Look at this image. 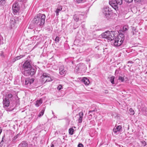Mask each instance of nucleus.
<instances>
[{"label":"nucleus","mask_w":147,"mask_h":147,"mask_svg":"<svg viewBox=\"0 0 147 147\" xmlns=\"http://www.w3.org/2000/svg\"><path fill=\"white\" fill-rule=\"evenodd\" d=\"M42 103V100L41 99H40L39 100L36 101L35 104V106L37 107H38Z\"/></svg>","instance_id":"18"},{"label":"nucleus","mask_w":147,"mask_h":147,"mask_svg":"<svg viewBox=\"0 0 147 147\" xmlns=\"http://www.w3.org/2000/svg\"><path fill=\"white\" fill-rule=\"evenodd\" d=\"M102 12L107 18L111 14V11L109 9V8L106 7L103 9Z\"/></svg>","instance_id":"7"},{"label":"nucleus","mask_w":147,"mask_h":147,"mask_svg":"<svg viewBox=\"0 0 147 147\" xmlns=\"http://www.w3.org/2000/svg\"><path fill=\"white\" fill-rule=\"evenodd\" d=\"M24 56V55H20L17 56L13 59L12 60L13 62H14L20 59Z\"/></svg>","instance_id":"20"},{"label":"nucleus","mask_w":147,"mask_h":147,"mask_svg":"<svg viewBox=\"0 0 147 147\" xmlns=\"http://www.w3.org/2000/svg\"><path fill=\"white\" fill-rule=\"evenodd\" d=\"M132 31H135V32H137V31H136V29L135 28L133 27L132 28Z\"/></svg>","instance_id":"44"},{"label":"nucleus","mask_w":147,"mask_h":147,"mask_svg":"<svg viewBox=\"0 0 147 147\" xmlns=\"http://www.w3.org/2000/svg\"><path fill=\"white\" fill-rule=\"evenodd\" d=\"M125 0L126 2H127L128 3H130L132 2L133 1V0Z\"/></svg>","instance_id":"39"},{"label":"nucleus","mask_w":147,"mask_h":147,"mask_svg":"<svg viewBox=\"0 0 147 147\" xmlns=\"http://www.w3.org/2000/svg\"><path fill=\"white\" fill-rule=\"evenodd\" d=\"M18 134L16 136H14L13 138V141L14 140H15L18 137Z\"/></svg>","instance_id":"40"},{"label":"nucleus","mask_w":147,"mask_h":147,"mask_svg":"<svg viewBox=\"0 0 147 147\" xmlns=\"http://www.w3.org/2000/svg\"><path fill=\"white\" fill-rule=\"evenodd\" d=\"M122 36L119 34L117 36V37L115 38L114 40L113 45L116 47H118L120 46L123 43L124 40L123 35H121Z\"/></svg>","instance_id":"3"},{"label":"nucleus","mask_w":147,"mask_h":147,"mask_svg":"<svg viewBox=\"0 0 147 147\" xmlns=\"http://www.w3.org/2000/svg\"><path fill=\"white\" fill-rule=\"evenodd\" d=\"M9 100L7 98H3V104L4 107H8L9 105Z\"/></svg>","instance_id":"10"},{"label":"nucleus","mask_w":147,"mask_h":147,"mask_svg":"<svg viewBox=\"0 0 147 147\" xmlns=\"http://www.w3.org/2000/svg\"><path fill=\"white\" fill-rule=\"evenodd\" d=\"M128 29V27L127 26H124L123 27V31H125L127 30Z\"/></svg>","instance_id":"30"},{"label":"nucleus","mask_w":147,"mask_h":147,"mask_svg":"<svg viewBox=\"0 0 147 147\" xmlns=\"http://www.w3.org/2000/svg\"><path fill=\"white\" fill-rule=\"evenodd\" d=\"M8 98H11L12 96V95L11 94H9L7 95Z\"/></svg>","instance_id":"37"},{"label":"nucleus","mask_w":147,"mask_h":147,"mask_svg":"<svg viewBox=\"0 0 147 147\" xmlns=\"http://www.w3.org/2000/svg\"><path fill=\"white\" fill-rule=\"evenodd\" d=\"M129 111L130 112V114L131 115H133L134 113V111L132 109H129Z\"/></svg>","instance_id":"33"},{"label":"nucleus","mask_w":147,"mask_h":147,"mask_svg":"<svg viewBox=\"0 0 147 147\" xmlns=\"http://www.w3.org/2000/svg\"><path fill=\"white\" fill-rule=\"evenodd\" d=\"M83 18V16L82 14H80L79 15H75L74 16V20L76 22L78 21L80 19L81 20Z\"/></svg>","instance_id":"11"},{"label":"nucleus","mask_w":147,"mask_h":147,"mask_svg":"<svg viewBox=\"0 0 147 147\" xmlns=\"http://www.w3.org/2000/svg\"><path fill=\"white\" fill-rule=\"evenodd\" d=\"M45 111V109H42V110L40 112L39 114H38V116L39 117H41V116H42L44 114V111Z\"/></svg>","instance_id":"25"},{"label":"nucleus","mask_w":147,"mask_h":147,"mask_svg":"<svg viewBox=\"0 0 147 147\" xmlns=\"http://www.w3.org/2000/svg\"><path fill=\"white\" fill-rule=\"evenodd\" d=\"M108 92V91L107 90H106L105 91V93H107Z\"/></svg>","instance_id":"50"},{"label":"nucleus","mask_w":147,"mask_h":147,"mask_svg":"<svg viewBox=\"0 0 147 147\" xmlns=\"http://www.w3.org/2000/svg\"><path fill=\"white\" fill-rule=\"evenodd\" d=\"M126 79V78H124V77H122L121 76H119L118 77V79L121 82H125V80Z\"/></svg>","instance_id":"23"},{"label":"nucleus","mask_w":147,"mask_h":147,"mask_svg":"<svg viewBox=\"0 0 147 147\" xmlns=\"http://www.w3.org/2000/svg\"><path fill=\"white\" fill-rule=\"evenodd\" d=\"M94 110L93 111H89V114H90V112H94Z\"/></svg>","instance_id":"49"},{"label":"nucleus","mask_w":147,"mask_h":147,"mask_svg":"<svg viewBox=\"0 0 147 147\" xmlns=\"http://www.w3.org/2000/svg\"><path fill=\"white\" fill-rule=\"evenodd\" d=\"M59 41V38L58 37H56L55 39V41L56 42H58Z\"/></svg>","instance_id":"31"},{"label":"nucleus","mask_w":147,"mask_h":147,"mask_svg":"<svg viewBox=\"0 0 147 147\" xmlns=\"http://www.w3.org/2000/svg\"><path fill=\"white\" fill-rule=\"evenodd\" d=\"M82 80L86 85H88L90 83L88 79L86 78H83Z\"/></svg>","instance_id":"19"},{"label":"nucleus","mask_w":147,"mask_h":147,"mask_svg":"<svg viewBox=\"0 0 147 147\" xmlns=\"http://www.w3.org/2000/svg\"><path fill=\"white\" fill-rule=\"evenodd\" d=\"M81 64H79L78 65L76 68V69L77 71H78L80 70L81 68Z\"/></svg>","instance_id":"28"},{"label":"nucleus","mask_w":147,"mask_h":147,"mask_svg":"<svg viewBox=\"0 0 147 147\" xmlns=\"http://www.w3.org/2000/svg\"><path fill=\"white\" fill-rule=\"evenodd\" d=\"M146 73H147V71L146 72Z\"/></svg>","instance_id":"54"},{"label":"nucleus","mask_w":147,"mask_h":147,"mask_svg":"<svg viewBox=\"0 0 147 147\" xmlns=\"http://www.w3.org/2000/svg\"><path fill=\"white\" fill-rule=\"evenodd\" d=\"M62 8H58L56 10L55 12L56 13V15L58 16L59 12L61 11L62 10Z\"/></svg>","instance_id":"24"},{"label":"nucleus","mask_w":147,"mask_h":147,"mask_svg":"<svg viewBox=\"0 0 147 147\" xmlns=\"http://www.w3.org/2000/svg\"><path fill=\"white\" fill-rule=\"evenodd\" d=\"M123 0H111L109 2L110 5L115 10L118 9L119 5H120L122 3Z\"/></svg>","instance_id":"2"},{"label":"nucleus","mask_w":147,"mask_h":147,"mask_svg":"<svg viewBox=\"0 0 147 147\" xmlns=\"http://www.w3.org/2000/svg\"><path fill=\"white\" fill-rule=\"evenodd\" d=\"M30 83L29 79H27L25 80V84L26 85L28 84L29 83Z\"/></svg>","instance_id":"32"},{"label":"nucleus","mask_w":147,"mask_h":147,"mask_svg":"<svg viewBox=\"0 0 147 147\" xmlns=\"http://www.w3.org/2000/svg\"><path fill=\"white\" fill-rule=\"evenodd\" d=\"M4 137H5V136H3L2 138V140L0 143V146H2L3 144V142H4L3 140H4Z\"/></svg>","instance_id":"29"},{"label":"nucleus","mask_w":147,"mask_h":147,"mask_svg":"<svg viewBox=\"0 0 147 147\" xmlns=\"http://www.w3.org/2000/svg\"><path fill=\"white\" fill-rule=\"evenodd\" d=\"M135 1H141V0H135Z\"/></svg>","instance_id":"51"},{"label":"nucleus","mask_w":147,"mask_h":147,"mask_svg":"<svg viewBox=\"0 0 147 147\" xmlns=\"http://www.w3.org/2000/svg\"><path fill=\"white\" fill-rule=\"evenodd\" d=\"M128 63H133V62L131 61H129L128 62Z\"/></svg>","instance_id":"47"},{"label":"nucleus","mask_w":147,"mask_h":147,"mask_svg":"<svg viewBox=\"0 0 147 147\" xmlns=\"http://www.w3.org/2000/svg\"><path fill=\"white\" fill-rule=\"evenodd\" d=\"M32 66L29 61H27L24 63L23 65L24 71L28 70V69H30L31 68Z\"/></svg>","instance_id":"6"},{"label":"nucleus","mask_w":147,"mask_h":147,"mask_svg":"<svg viewBox=\"0 0 147 147\" xmlns=\"http://www.w3.org/2000/svg\"><path fill=\"white\" fill-rule=\"evenodd\" d=\"M47 79L46 80L47 82H51L53 80V79H52L50 76L49 74H47Z\"/></svg>","instance_id":"22"},{"label":"nucleus","mask_w":147,"mask_h":147,"mask_svg":"<svg viewBox=\"0 0 147 147\" xmlns=\"http://www.w3.org/2000/svg\"><path fill=\"white\" fill-rule=\"evenodd\" d=\"M30 84L32 83L34 81V79H29Z\"/></svg>","instance_id":"36"},{"label":"nucleus","mask_w":147,"mask_h":147,"mask_svg":"<svg viewBox=\"0 0 147 147\" xmlns=\"http://www.w3.org/2000/svg\"><path fill=\"white\" fill-rule=\"evenodd\" d=\"M83 146L82 144H80L78 145V147H83Z\"/></svg>","instance_id":"42"},{"label":"nucleus","mask_w":147,"mask_h":147,"mask_svg":"<svg viewBox=\"0 0 147 147\" xmlns=\"http://www.w3.org/2000/svg\"><path fill=\"white\" fill-rule=\"evenodd\" d=\"M5 0H0V3L2 5L5 4Z\"/></svg>","instance_id":"35"},{"label":"nucleus","mask_w":147,"mask_h":147,"mask_svg":"<svg viewBox=\"0 0 147 147\" xmlns=\"http://www.w3.org/2000/svg\"><path fill=\"white\" fill-rule=\"evenodd\" d=\"M119 72L118 70H115V75L117 74H118Z\"/></svg>","instance_id":"45"},{"label":"nucleus","mask_w":147,"mask_h":147,"mask_svg":"<svg viewBox=\"0 0 147 147\" xmlns=\"http://www.w3.org/2000/svg\"><path fill=\"white\" fill-rule=\"evenodd\" d=\"M54 146V145L52 144L51 146V147H53Z\"/></svg>","instance_id":"52"},{"label":"nucleus","mask_w":147,"mask_h":147,"mask_svg":"<svg viewBox=\"0 0 147 147\" xmlns=\"http://www.w3.org/2000/svg\"><path fill=\"white\" fill-rule=\"evenodd\" d=\"M45 18V14L39 13L35 17L33 20L34 23L38 26H42L44 24Z\"/></svg>","instance_id":"1"},{"label":"nucleus","mask_w":147,"mask_h":147,"mask_svg":"<svg viewBox=\"0 0 147 147\" xmlns=\"http://www.w3.org/2000/svg\"><path fill=\"white\" fill-rule=\"evenodd\" d=\"M59 73L60 75H64L65 74L66 70L65 69L64 66L63 65L60 66L59 67Z\"/></svg>","instance_id":"9"},{"label":"nucleus","mask_w":147,"mask_h":147,"mask_svg":"<svg viewBox=\"0 0 147 147\" xmlns=\"http://www.w3.org/2000/svg\"><path fill=\"white\" fill-rule=\"evenodd\" d=\"M136 32H135V31H132L131 33H132V34L133 35H136Z\"/></svg>","instance_id":"41"},{"label":"nucleus","mask_w":147,"mask_h":147,"mask_svg":"<svg viewBox=\"0 0 147 147\" xmlns=\"http://www.w3.org/2000/svg\"><path fill=\"white\" fill-rule=\"evenodd\" d=\"M114 79L115 77L113 76H112L110 78V81L113 84H114Z\"/></svg>","instance_id":"27"},{"label":"nucleus","mask_w":147,"mask_h":147,"mask_svg":"<svg viewBox=\"0 0 147 147\" xmlns=\"http://www.w3.org/2000/svg\"><path fill=\"white\" fill-rule=\"evenodd\" d=\"M27 0H19V1L24 3H25L27 1Z\"/></svg>","instance_id":"43"},{"label":"nucleus","mask_w":147,"mask_h":147,"mask_svg":"<svg viewBox=\"0 0 147 147\" xmlns=\"http://www.w3.org/2000/svg\"><path fill=\"white\" fill-rule=\"evenodd\" d=\"M19 23L18 18V17H15L11 18L10 21V27L11 29L16 28V25Z\"/></svg>","instance_id":"4"},{"label":"nucleus","mask_w":147,"mask_h":147,"mask_svg":"<svg viewBox=\"0 0 147 147\" xmlns=\"http://www.w3.org/2000/svg\"><path fill=\"white\" fill-rule=\"evenodd\" d=\"M35 73V70L32 68L28 69V70H26L24 71V74L26 76H32Z\"/></svg>","instance_id":"5"},{"label":"nucleus","mask_w":147,"mask_h":147,"mask_svg":"<svg viewBox=\"0 0 147 147\" xmlns=\"http://www.w3.org/2000/svg\"><path fill=\"white\" fill-rule=\"evenodd\" d=\"M142 111L143 114L145 115H147V108L146 107H143L142 109Z\"/></svg>","instance_id":"21"},{"label":"nucleus","mask_w":147,"mask_h":147,"mask_svg":"<svg viewBox=\"0 0 147 147\" xmlns=\"http://www.w3.org/2000/svg\"><path fill=\"white\" fill-rule=\"evenodd\" d=\"M12 9L13 13L14 14L19 11L20 8L18 3H16L13 5Z\"/></svg>","instance_id":"8"},{"label":"nucleus","mask_w":147,"mask_h":147,"mask_svg":"<svg viewBox=\"0 0 147 147\" xmlns=\"http://www.w3.org/2000/svg\"><path fill=\"white\" fill-rule=\"evenodd\" d=\"M107 39L110 40H112L114 39V35L112 31L110 32L109 33Z\"/></svg>","instance_id":"13"},{"label":"nucleus","mask_w":147,"mask_h":147,"mask_svg":"<svg viewBox=\"0 0 147 147\" xmlns=\"http://www.w3.org/2000/svg\"><path fill=\"white\" fill-rule=\"evenodd\" d=\"M122 129V127L121 125H119L117 126L116 128H114L113 131V132L115 133H117L118 131H120V130Z\"/></svg>","instance_id":"17"},{"label":"nucleus","mask_w":147,"mask_h":147,"mask_svg":"<svg viewBox=\"0 0 147 147\" xmlns=\"http://www.w3.org/2000/svg\"><path fill=\"white\" fill-rule=\"evenodd\" d=\"M77 2L79 3H80L82 2H84L86 0H77Z\"/></svg>","instance_id":"38"},{"label":"nucleus","mask_w":147,"mask_h":147,"mask_svg":"<svg viewBox=\"0 0 147 147\" xmlns=\"http://www.w3.org/2000/svg\"><path fill=\"white\" fill-rule=\"evenodd\" d=\"M47 73H44L41 76V82L42 83H45L46 82H47L46 80L47 79Z\"/></svg>","instance_id":"12"},{"label":"nucleus","mask_w":147,"mask_h":147,"mask_svg":"<svg viewBox=\"0 0 147 147\" xmlns=\"http://www.w3.org/2000/svg\"><path fill=\"white\" fill-rule=\"evenodd\" d=\"M109 32V31H108L102 33L101 35L102 37L103 38L107 39L108 36H109V34L108 33Z\"/></svg>","instance_id":"16"},{"label":"nucleus","mask_w":147,"mask_h":147,"mask_svg":"<svg viewBox=\"0 0 147 147\" xmlns=\"http://www.w3.org/2000/svg\"><path fill=\"white\" fill-rule=\"evenodd\" d=\"M28 144L25 141H23L19 145L18 147H28Z\"/></svg>","instance_id":"14"},{"label":"nucleus","mask_w":147,"mask_h":147,"mask_svg":"<svg viewBox=\"0 0 147 147\" xmlns=\"http://www.w3.org/2000/svg\"><path fill=\"white\" fill-rule=\"evenodd\" d=\"M62 88V86L61 85H59L57 87V89L59 90H60Z\"/></svg>","instance_id":"34"},{"label":"nucleus","mask_w":147,"mask_h":147,"mask_svg":"<svg viewBox=\"0 0 147 147\" xmlns=\"http://www.w3.org/2000/svg\"><path fill=\"white\" fill-rule=\"evenodd\" d=\"M2 38L1 36H0V44L1 43V40Z\"/></svg>","instance_id":"48"},{"label":"nucleus","mask_w":147,"mask_h":147,"mask_svg":"<svg viewBox=\"0 0 147 147\" xmlns=\"http://www.w3.org/2000/svg\"><path fill=\"white\" fill-rule=\"evenodd\" d=\"M143 144L144 145V146H145L146 145V143L144 141L142 142Z\"/></svg>","instance_id":"46"},{"label":"nucleus","mask_w":147,"mask_h":147,"mask_svg":"<svg viewBox=\"0 0 147 147\" xmlns=\"http://www.w3.org/2000/svg\"><path fill=\"white\" fill-rule=\"evenodd\" d=\"M74 131V129L72 128H70L69 130V133L70 135H72L73 134Z\"/></svg>","instance_id":"26"},{"label":"nucleus","mask_w":147,"mask_h":147,"mask_svg":"<svg viewBox=\"0 0 147 147\" xmlns=\"http://www.w3.org/2000/svg\"><path fill=\"white\" fill-rule=\"evenodd\" d=\"M52 113H53V114H54V113H53V111H52Z\"/></svg>","instance_id":"53"},{"label":"nucleus","mask_w":147,"mask_h":147,"mask_svg":"<svg viewBox=\"0 0 147 147\" xmlns=\"http://www.w3.org/2000/svg\"><path fill=\"white\" fill-rule=\"evenodd\" d=\"M79 118L78 120L79 123H81L83 117V113L82 112H80L79 113Z\"/></svg>","instance_id":"15"}]
</instances>
